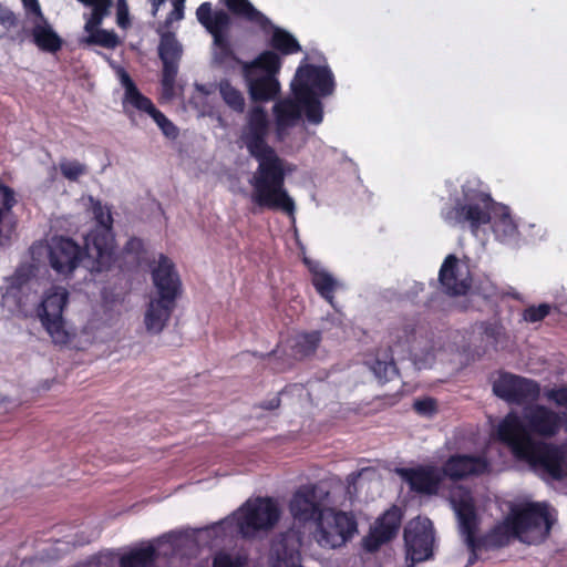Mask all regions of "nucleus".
Here are the masks:
<instances>
[{"label":"nucleus","instance_id":"f257e3e1","mask_svg":"<svg viewBox=\"0 0 567 567\" xmlns=\"http://www.w3.org/2000/svg\"><path fill=\"white\" fill-rule=\"evenodd\" d=\"M270 122L261 105L251 106L246 114L241 130V140L250 154L258 162L251 179L252 202L260 208L281 210L293 215V199L285 188L286 169L284 161L275 148L267 144Z\"/></svg>","mask_w":567,"mask_h":567},{"label":"nucleus","instance_id":"f03ea898","mask_svg":"<svg viewBox=\"0 0 567 567\" xmlns=\"http://www.w3.org/2000/svg\"><path fill=\"white\" fill-rule=\"evenodd\" d=\"M492 215H499V221L509 233L515 230L507 207L496 203L489 193L482 189V183L476 179L466 181L462 185V198L442 213L447 224L468 225L473 234H476L481 226L489 224Z\"/></svg>","mask_w":567,"mask_h":567},{"label":"nucleus","instance_id":"7ed1b4c3","mask_svg":"<svg viewBox=\"0 0 567 567\" xmlns=\"http://www.w3.org/2000/svg\"><path fill=\"white\" fill-rule=\"evenodd\" d=\"M554 520L546 503H518L511 507L504 522L494 528L491 540L502 546L511 537H516L526 544H538L547 538Z\"/></svg>","mask_w":567,"mask_h":567},{"label":"nucleus","instance_id":"20e7f679","mask_svg":"<svg viewBox=\"0 0 567 567\" xmlns=\"http://www.w3.org/2000/svg\"><path fill=\"white\" fill-rule=\"evenodd\" d=\"M501 435L512 444L514 456L533 470L543 471L554 478L567 477V445L558 447L532 442L514 415L501 426Z\"/></svg>","mask_w":567,"mask_h":567},{"label":"nucleus","instance_id":"39448f33","mask_svg":"<svg viewBox=\"0 0 567 567\" xmlns=\"http://www.w3.org/2000/svg\"><path fill=\"white\" fill-rule=\"evenodd\" d=\"M152 280L157 297L151 299L144 322L147 331L159 333L167 324L182 295V280L174 262L161 254L157 265L152 268Z\"/></svg>","mask_w":567,"mask_h":567},{"label":"nucleus","instance_id":"423d86ee","mask_svg":"<svg viewBox=\"0 0 567 567\" xmlns=\"http://www.w3.org/2000/svg\"><path fill=\"white\" fill-rule=\"evenodd\" d=\"M278 503L270 497L247 499L231 517L216 524L213 529H226L236 525L238 534L244 538H254L261 532L274 528L280 518Z\"/></svg>","mask_w":567,"mask_h":567},{"label":"nucleus","instance_id":"0eeeda50","mask_svg":"<svg viewBox=\"0 0 567 567\" xmlns=\"http://www.w3.org/2000/svg\"><path fill=\"white\" fill-rule=\"evenodd\" d=\"M220 2L234 17L257 27L264 35L269 37L268 45L279 55L287 56L301 52L302 48L298 40L289 31L274 24L250 0H220Z\"/></svg>","mask_w":567,"mask_h":567},{"label":"nucleus","instance_id":"6e6552de","mask_svg":"<svg viewBox=\"0 0 567 567\" xmlns=\"http://www.w3.org/2000/svg\"><path fill=\"white\" fill-rule=\"evenodd\" d=\"M196 18L213 37V64L219 68L228 66L233 62L243 65L244 61L236 54L228 35L231 24L229 13L224 10L213 11L210 2H203L196 10Z\"/></svg>","mask_w":567,"mask_h":567},{"label":"nucleus","instance_id":"1a4fd4ad","mask_svg":"<svg viewBox=\"0 0 567 567\" xmlns=\"http://www.w3.org/2000/svg\"><path fill=\"white\" fill-rule=\"evenodd\" d=\"M315 540L322 548L343 546L357 532V522L346 512L328 507L315 523Z\"/></svg>","mask_w":567,"mask_h":567},{"label":"nucleus","instance_id":"9d476101","mask_svg":"<svg viewBox=\"0 0 567 567\" xmlns=\"http://www.w3.org/2000/svg\"><path fill=\"white\" fill-rule=\"evenodd\" d=\"M69 302V291L64 287L53 286L45 291L42 301L37 308V316L51 337L58 344H64L69 341V334L65 330L63 311Z\"/></svg>","mask_w":567,"mask_h":567},{"label":"nucleus","instance_id":"9b49d317","mask_svg":"<svg viewBox=\"0 0 567 567\" xmlns=\"http://www.w3.org/2000/svg\"><path fill=\"white\" fill-rule=\"evenodd\" d=\"M329 491L317 484L300 486L291 496L289 512L295 520L306 524L316 520L329 506Z\"/></svg>","mask_w":567,"mask_h":567},{"label":"nucleus","instance_id":"f8f14e48","mask_svg":"<svg viewBox=\"0 0 567 567\" xmlns=\"http://www.w3.org/2000/svg\"><path fill=\"white\" fill-rule=\"evenodd\" d=\"M514 415L518 419V422L523 429V433L529 437V440L536 444H544L543 442L535 441L532 437V433L542 435V436H551L557 433L559 429V416L554 411L542 406V405H533L528 406L524 410L523 416L519 417L515 413H509L505 416V419L497 426V436L498 439L506 443L511 449L512 444L505 440L501 435V426L504 422L511 416Z\"/></svg>","mask_w":567,"mask_h":567},{"label":"nucleus","instance_id":"ddd939ff","mask_svg":"<svg viewBox=\"0 0 567 567\" xmlns=\"http://www.w3.org/2000/svg\"><path fill=\"white\" fill-rule=\"evenodd\" d=\"M113 229L94 228L85 238L84 256L91 259V271L109 270L115 261Z\"/></svg>","mask_w":567,"mask_h":567},{"label":"nucleus","instance_id":"4468645a","mask_svg":"<svg viewBox=\"0 0 567 567\" xmlns=\"http://www.w3.org/2000/svg\"><path fill=\"white\" fill-rule=\"evenodd\" d=\"M408 558L412 563L423 561L432 556L434 533L432 522L426 517H416L404 529Z\"/></svg>","mask_w":567,"mask_h":567},{"label":"nucleus","instance_id":"2eb2a0df","mask_svg":"<svg viewBox=\"0 0 567 567\" xmlns=\"http://www.w3.org/2000/svg\"><path fill=\"white\" fill-rule=\"evenodd\" d=\"M494 393L509 403H526L538 398L539 385L528 379L504 373L494 382Z\"/></svg>","mask_w":567,"mask_h":567},{"label":"nucleus","instance_id":"dca6fc26","mask_svg":"<svg viewBox=\"0 0 567 567\" xmlns=\"http://www.w3.org/2000/svg\"><path fill=\"white\" fill-rule=\"evenodd\" d=\"M84 258V249L69 237H54L49 245V262L60 275L72 274Z\"/></svg>","mask_w":567,"mask_h":567},{"label":"nucleus","instance_id":"f3484780","mask_svg":"<svg viewBox=\"0 0 567 567\" xmlns=\"http://www.w3.org/2000/svg\"><path fill=\"white\" fill-rule=\"evenodd\" d=\"M450 501L456 514L460 532L464 537V542L474 554L476 514L471 493L462 488L454 489ZM474 559L475 556L473 555V557L470 558V564H472Z\"/></svg>","mask_w":567,"mask_h":567},{"label":"nucleus","instance_id":"a211bd4d","mask_svg":"<svg viewBox=\"0 0 567 567\" xmlns=\"http://www.w3.org/2000/svg\"><path fill=\"white\" fill-rule=\"evenodd\" d=\"M398 473L410 485L412 491L429 495L437 493L444 478L443 468L434 465L401 468Z\"/></svg>","mask_w":567,"mask_h":567},{"label":"nucleus","instance_id":"6ab92c4d","mask_svg":"<svg viewBox=\"0 0 567 567\" xmlns=\"http://www.w3.org/2000/svg\"><path fill=\"white\" fill-rule=\"evenodd\" d=\"M306 84L311 90L316 89L320 96L331 95L334 91V76L328 66L307 64L299 66L293 81L291 92L298 84Z\"/></svg>","mask_w":567,"mask_h":567},{"label":"nucleus","instance_id":"aec40b11","mask_svg":"<svg viewBox=\"0 0 567 567\" xmlns=\"http://www.w3.org/2000/svg\"><path fill=\"white\" fill-rule=\"evenodd\" d=\"M439 281L443 291L452 297L465 296L471 289V278L461 272L458 258L450 254L445 257L440 271Z\"/></svg>","mask_w":567,"mask_h":567},{"label":"nucleus","instance_id":"412c9836","mask_svg":"<svg viewBox=\"0 0 567 567\" xmlns=\"http://www.w3.org/2000/svg\"><path fill=\"white\" fill-rule=\"evenodd\" d=\"M401 512L398 507L386 511L371 528L369 535L364 538V547L369 551L377 550L382 544L393 538L401 525Z\"/></svg>","mask_w":567,"mask_h":567},{"label":"nucleus","instance_id":"4be33fe9","mask_svg":"<svg viewBox=\"0 0 567 567\" xmlns=\"http://www.w3.org/2000/svg\"><path fill=\"white\" fill-rule=\"evenodd\" d=\"M31 28L27 31L30 41L42 52L55 54L63 47V39L53 29L45 16L30 18Z\"/></svg>","mask_w":567,"mask_h":567},{"label":"nucleus","instance_id":"5701e85b","mask_svg":"<svg viewBox=\"0 0 567 567\" xmlns=\"http://www.w3.org/2000/svg\"><path fill=\"white\" fill-rule=\"evenodd\" d=\"M243 78L247 86L250 100L254 103H265L275 100L280 93L278 78L260 73L243 71Z\"/></svg>","mask_w":567,"mask_h":567},{"label":"nucleus","instance_id":"b1692460","mask_svg":"<svg viewBox=\"0 0 567 567\" xmlns=\"http://www.w3.org/2000/svg\"><path fill=\"white\" fill-rule=\"evenodd\" d=\"M485 458L473 455H453L444 464V476L451 480H461L472 475H480L487 471Z\"/></svg>","mask_w":567,"mask_h":567},{"label":"nucleus","instance_id":"393cba45","mask_svg":"<svg viewBox=\"0 0 567 567\" xmlns=\"http://www.w3.org/2000/svg\"><path fill=\"white\" fill-rule=\"evenodd\" d=\"M299 545L293 532L281 535L271 548V567H299Z\"/></svg>","mask_w":567,"mask_h":567},{"label":"nucleus","instance_id":"a878e982","mask_svg":"<svg viewBox=\"0 0 567 567\" xmlns=\"http://www.w3.org/2000/svg\"><path fill=\"white\" fill-rule=\"evenodd\" d=\"M276 131L280 136L288 128L295 126L301 117L300 102L293 96L280 100L274 105Z\"/></svg>","mask_w":567,"mask_h":567},{"label":"nucleus","instance_id":"bb28decb","mask_svg":"<svg viewBox=\"0 0 567 567\" xmlns=\"http://www.w3.org/2000/svg\"><path fill=\"white\" fill-rule=\"evenodd\" d=\"M292 94L300 102L301 112H305L308 122L320 124L323 120V107L316 92L300 83L295 87Z\"/></svg>","mask_w":567,"mask_h":567},{"label":"nucleus","instance_id":"cd10ccee","mask_svg":"<svg viewBox=\"0 0 567 567\" xmlns=\"http://www.w3.org/2000/svg\"><path fill=\"white\" fill-rule=\"evenodd\" d=\"M282 65L280 55L272 50L260 52L252 61L243 62V70L277 78Z\"/></svg>","mask_w":567,"mask_h":567},{"label":"nucleus","instance_id":"c85d7f7f","mask_svg":"<svg viewBox=\"0 0 567 567\" xmlns=\"http://www.w3.org/2000/svg\"><path fill=\"white\" fill-rule=\"evenodd\" d=\"M303 261L309 267V270L312 274L311 281L317 292L330 305H333V293L337 288L336 279L327 271L318 270L317 266L312 265L307 258H305Z\"/></svg>","mask_w":567,"mask_h":567},{"label":"nucleus","instance_id":"c756f323","mask_svg":"<svg viewBox=\"0 0 567 567\" xmlns=\"http://www.w3.org/2000/svg\"><path fill=\"white\" fill-rule=\"evenodd\" d=\"M158 56L161 61H179L183 54L182 44L172 31H158Z\"/></svg>","mask_w":567,"mask_h":567},{"label":"nucleus","instance_id":"7c9ffc66","mask_svg":"<svg viewBox=\"0 0 567 567\" xmlns=\"http://www.w3.org/2000/svg\"><path fill=\"white\" fill-rule=\"evenodd\" d=\"M155 560V548L146 546L136 548L120 558L121 567H150Z\"/></svg>","mask_w":567,"mask_h":567},{"label":"nucleus","instance_id":"2f4dec72","mask_svg":"<svg viewBox=\"0 0 567 567\" xmlns=\"http://www.w3.org/2000/svg\"><path fill=\"white\" fill-rule=\"evenodd\" d=\"M368 364L380 382H388L399 377L393 357H372Z\"/></svg>","mask_w":567,"mask_h":567},{"label":"nucleus","instance_id":"473e14b6","mask_svg":"<svg viewBox=\"0 0 567 567\" xmlns=\"http://www.w3.org/2000/svg\"><path fill=\"white\" fill-rule=\"evenodd\" d=\"M291 348L297 354H313L321 342V332H298L291 338Z\"/></svg>","mask_w":567,"mask_h":567},{"label":"nucleus","instance_id":"72a5a7b5","mask_svg":"<svg viewBox=\"0 0 567 567\" xmlns=\"http://www.w3.org/2000/svg\"><path fill=\"white\" fill-rule=\"evenodd\" d=\"M218 90L224 102L236 113L245 111V97L243 93L236 89L229 80L223 79L218 84Z\"/></svg>","mask_w":567,"mask_h":567},{"label":"nucleus","instance_id":"f704fd0d","mask_svg":"<svg viewBox=\"0 0 567 567\" xmlns=\"http://www.w3.org/2000/svg\"><path fill=\"white\" fill-rule=\"evenodd\" d=\"M113 0H94L89 6L92 12L85 22V31L90 34L100 29L103 19L109 16Z\"/></svg>","mask_w":567,"mask_h":567},{"label":"nucleus","instance_id":"c9c22d12","mask_svg":"<svg viewBox=\"0 0 567 567\" xmlns=\"http://www.w3.org/2000/svg\"><path fill=\"white\" fill-rule=\"evenodd\" d=\"M31 279V270L28 267H19L14 274L8 278V286L6 287V291L2 295V298L7 300L8 298H18L23 287Z\"/></svg>","mask_w":567,"mask_h":567},{"label":"nucleus","instance_id":"e433bc0d","mask_svg":"<svg viewBox=\"0 0 567 567\" xmlns=\"http://www.w3.org/2000/svg\"><path fill=\"white\" fill-rule=\"evenodd\" d=\"M162 94L166 99H172L175 93V81L178 73L179 61H162Z\"/></svg>","mask_w":567,"mask_h":567},{"label":"nucleus","instance_id":"4c0bfd02","mask_svg":"<svg viewBox=\"0 0 567 567\" xmlns=\"http://www.w3.org/2000/svg\"><path fill=\"white\" fill-rule=\"evenodd\" d=\"M86 41L90 44H96L106 49H114L120 44L117 34L114 31L105 29H99L91 32Z\"/></svg>","mask_w":567,"mask_h":567},{"label":"nucleus","instance_id":"58836bf2","mask_svg":"<svg viewBox=\"0 0 567 567\" xmlns=\"http://www.w3.org/2000/svg\"><path fill=\"white\" fill-rule=\"evenodd\" d=\"M124 102L132 105L134 109L145 112L148 115L155 109L152 100L140 92L138 89L134 90L128 94H124Z\"/></svg>","mask_w":567,"mask_h":567},{"label":"nucleus","instance_id":"ea45409f","mask_svg":"<svg viewBox=\"0 0 567 567\" xmlns=\"http://www.w3.org/2000/svg\"><path fill=\"white\" fill-rule=\"evenodd\" d=\"M150 116L154 120V122L158 125L162 133L172 140H175L178 136L177 126L166 117V115L161 112L158 109H154Z\"/></svg>","mask_w":567,"mask_h":567},{"label":"nucleus","instance_id":"a19ab883","mask_svg":"<svg viewBox=\"0 0 567 567\" xmlns=\"http://www.w3.org/2000/svg\"><path fill=\"white\" fill-rule=\"evenodd\" d=\"M60 172L69 181H78L80 176L86 174V166L78 161L62 159L60 162Z\"/></svg>","mask_w":567,"mask_h":567},{"label":"nucleus","instance_id":"79ce46f5","mask_svg":"<svg viewBox=\"0 0 567 567\" xmlns=\"http://www.w3.org/2000/svg\"><path fill=\"white\" fill-rule=\"evenodd\" d=\"M93 215L96 220L95 228H107L113 229V217L111 209L106 206H103L101 202H95L93 204Z\"/></svg>","mask_w":567,"mask_h":567},{"label":"nucleus","instance_id":"37998d69","mask_svg":"<svg viewBox=\"0 0 567 567\" xmlns=\"http://www.w3.org/2000/svg\"><path fill=\"white\" fill-rule=\"evenodd\" d=\"M246 559L238 554H229L225 551L218 553L215 558L214 567H244Z\"/></svg>","mask_w":567,"mask_h":567},{"label":"nucleus","instance_id":"c03bdc74","mask_svg":"<svg viewBox=\"0 0 567 567\" xmlns=\"http://www.w3.org/2000/svg\"><path fill=\"white\" fill-rule=\"evenodd\" d=\"M550 312V307L547 303H540L539 306H530L523 312V318L527 322H538L547 317Z\"/></svg>","mask_w":567,"mask_h":567},{"label":"nucleus","instance_id":"a18cd8bd","mask_svg":"<svg viewBox=\"0 0 567 567\" xmlns=\"http://www.w3.org/2000/svg\"><path fill=\"white\" fill-rule=\"evenodd\" d=\"M116 22L120 28H127L130 24V12L126 0H117L116 2Z\"/></svg>","mask_w":567,"mask_h":567},{"label":"nucleus","instance_id":"49530a36","mask_svg":"<svg viewBox=\"0 0 567 567\" xmlns=\"http://www.w3.org/2000/svg\"><path fill=\"white\" fill-rule=\"evenodd\" d=\"M546 398L559 406L567 408V388L550 389L546 391Z\"/></svg>","mask_w":567,"mask_h":567},{"label":"nucleus","instance_id":"de8ad7c7","mask_svg":"<svg viewBox=\"0 0 567 567\" xmlns=\"http://www.w3.org/2000/svg\"><path fill=\"white\" fill-rule=\"evenodd\" d=\"M18 18L12 10L8 8H3L0 10V24L4 29L10 30L16 28L18 25Z\"/></svg>","mask_w":567,"mask_h":567},{"label":"nucleus","instance_id":"09e8293b","mask_svg":"<svg viewBox=\"0 0 567 567\" xmlns=\"http://www.w3.org/2000/svg\"><path fill=\"white\" fill-rule=\"evenodd\" d=\"M184 3L185 0H174V9L165 19L166 27H169L174 21H178L184 18Z\"/></svg>","mask_w":567,"mask_h":567},{"label":"nucleus","instance_id":"8fccbe9b","mask_svg":"<svg viewBox=\"0 0 567 567\" xmlns=\"http://www.w3.org/2000/svg\"><path fill=\"white\" fill-rule=\"evenodd\" d=\"M0 193H1V204L4 208V210L9 212L17 203V200L14 198V192L9 186L1 184Z\"/></svg>","mask_w":567,"mask_h":567},{"label":"nucleus","instance_id":"3c124183","mask_svg":"<svg viewBox=\"0 0 567 567\" xmlns=\"http://www.w3.org/2000/svg\"><path fill=\"white\" fill-rule=\"evenodd\" d=\"M413 406L420 414H431L435 411V401L430 398L416 400Z\"/></svg>","mask_w":567,"mask_h":567},{"label":"nucleus","instance_id":"603ef678","mask_svg":"<svg viewBox=\"0 0 567 567\" xmlns=\"http://www.w3.org/2000/svg\"><path fill=\"white\" fill-rule=\"evenodd\" d=\"M22 1H23V6L28 12L29 20H30V18H40L41 16H44L38 0H22Z\"/></svg>","mask_w":567,"mask_h":567},{"label":"nucleus","instance_id":"864d4df0","mask_svg":"<svg viewBox=\"0 0 567 567\" xmlns=\"http://www.w3.org/2000/svg\"><path fill=\"white\" fill-rule=\"evenodd\" d=\"M120 80L125 90L124 94H128L137 89L136 84L125 70H121Z\"/></svg>","mask_w":567,"mask_h":567},{"label":"nucleus","instance_id":"5fc2aeb1","mask_svg":"<svg viewBox=\"0 0 567 567\" xmlns=\"http://www.w3.org/2000/svg\"><path fill=\"white\" fill-rule=\"evenodd\" d=\"M142 249H143V241L135 237L128 239L125 245V250L127 252H140Z\"/></svg>","mask_w":567,"mask_h":567},{"label":"nucleus","instance_id":"6e6d98bb","mask_svg":"<svg viewBox=\"0 0 567 567\" xmlns=\"http://www.w3.org/2000/svg\"><path fill=\"white\" fill-rule=\"evenodd\" d=\"M365 470H362V471H359V472H353L351 474H349L347 476V483H348V493H352L351 491V487L354 486V484L357 483V481L359 480V477L362 475V473L364 472Z\"/></svg>","mask_w":567,"mask_h":567},{"label":"nucleus","instance_id":"4d7b16f0","mask_svg":"<svg viewBox=\"0 0 567 567\" xmlns=\"http://www.w3.org/2000/svg\"><path fill=\"white\" fill-rule=\"evenodd\" d=\"M150 2L152 4V16L155 17L158 12L161 4H163L165 0H150Z\"/></svg>","mask_w":567,"mask_h":567},{"label":"nucleus","instance_id":"13d9d810","mask_svg":"<svg viewBox=\"0 0 567 567\" xmlns=\"http://www.w3.org/2000/svg\"><path fill=\"white\" fill-rule=\"evenodd\" d=\"M280 405L279 398H272L266 405H264L268 410L277 409Z\"/></svg>","mask_w":567,"mask_h":567},{"label":"nucleus","instance_id":"bf43d9fd","mask_svg":"<svg viewBox=\"0 0 567 567\" xmlns=\"http://www.w3.org/2000/svg\"><path fill=\"white\" fill-rule=\"evenodd\" d=\"M42 389H43V390H49V389H50L49 381H45V382L42 384Z\"/></svg>","mask_w":567,"mask_h":567},{"label":"nucleus","instance_id":"052dcab7","mask_svg":"<svg viewBox=\"0 0 567 567\" xmlns=\"http://www.w3.org/2000/svg\"><path fill=\"white\" fill-rule=\"evenodd\" d=\"M171 539V536H167V537H163V539L161 540V544H164L166 542H169Z\"/></svg>","mask_w":567,"mask_h":567},{"label":"nucleus","instance_id":"680f3d73","mask_svg":"<svg viewBox=\"0 0 567 567\" xmlns=\"http://www.w3.org/2000/svg\"><path fill=\"white\" fill-rule=\"evenodd\" d=\"M269 355L276 354V350H272L268 353Z\"/></svg>","mask_w":567,"mask_h":567}]
</instances>
